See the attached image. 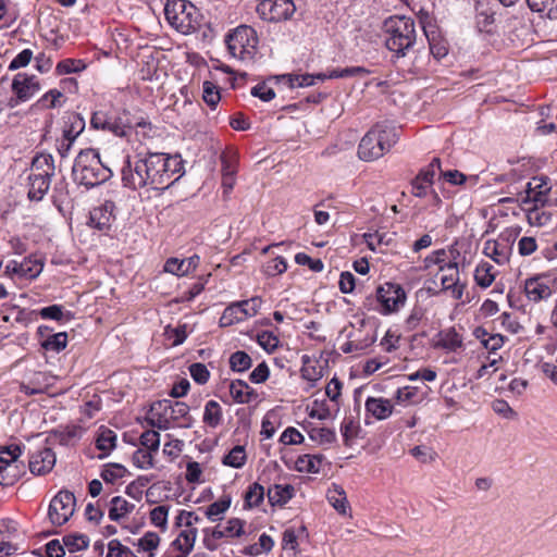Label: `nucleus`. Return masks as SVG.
<instances>
[{"mask_svg":"<svg viewBox=\"0 0 557 557\" xmlns=\"http://www.w3.org/2000/svg\"><path fill=\"white\" fill-rule=\"evenodd\" d=\"M148 187L154 190H163L170 187L183 171V160L180 156H169L161 152L143 154Z\"/></svg>","mask_w":557,"mask_h":557,"instance_id":"nucleus-1","label":"nucleus"},{"mask_svg":"<svg viewBox=\"0 0 557 557\" xmlns=\"http://www.w3.org/2000/svg\"><path fill=\"white\" fill-rule=\"evenodd\" d=\"M72 175L74 182L90 189L107 182L112 176V171L101 162L97 150L88 148L76 156Z\"/></svg>","mask_w":557,"mask_h":557,"instance_id":"nucleus-2","label":"nucleus"},{"mask_svg":"<svg viewBox=\"0 0 557 557\" xmlns=\"http://www.w3.org/2000/svg\"><path fill=\"white\" fill-rule=\"evenodd\" d=\"M383 30L386 48L394 58H404L417 40L416 23L411 17L393 15L384 21Z\"/></svg>","mask_w":557,"mask_h":557,"instance_id":"nucleus-3","label":"nucleus"},{"mask_svg":"<svg viewBox=\"0 0 557 557\" xmlns=\"http://www.w3.org/2000/svg\"><path fill=\"white\" fill-rule=\"evenodd\" d=\"M398 131L387 122L376 123L362 137L358 156L363 161H373L384 156L398 140Z\"/></svg>","mask_w":557,"mask_h":557,"instance_id":"nucleus-4","label":"nucleus"},{"mask_svg":"<svg viewBox=\"0 0 557 557\" xmlns=\"http://www.w3.org/2000/svg\"><path fill=\"white\" fill-rule=\"evenodd\" d=\"M55 174L54 159L50 153H38L33 158L28 180V199L40 201L48 193Z\"/></svg>","mask_w":557,"mask_h":557,"instance_id":"nucleus-5","label":"nucleus"},{"mask_svg":"<svg viewBox=\"0 0 557 557\" xmlns=\"http://www.w3.org/2000/svg\"><path fill=\"white\" fill-rule=\"evenodd\" d=\"M164 15L169 24L182 34L194 33L201 25V13L187 0H166Z\"/></svg>","mask_w":557,"mask_h":557,"instance_id":"nucleus-6","label":"nucleus"},{"mask_svg":"<svg viewBox=\"0 0 557 557\" xmlns=\"http://www.w3.org/2000/svg\"><path fill=\"white\" fill-rule=\"evenodd\" d=\"M225 42L231 55L244 62H252L258 52L257 32L248 25L236 27L226 36Z\"/></svg>","mask_w":557,"mask_h":557,"instance_id":"nucleus-7","label":"nucleus"},{"mask_svg":"<svg viewBox=\"0 0 557 557\" xmlns=\"http://www.w3.org/2000/svg\"><path fill=\"white\" fill-rule=\"evenodd\" d=\"M128 112L116 110L95 111L90 119V126L94 129L111 133L116 137H125L132 129V121Z\"/></svg>","mask_w":557,"mask_h":557,"instance_id":"nucleus-8","label":"nucleus"},{"mask_svg":"<svg viewBox=\"0 0 557 557\" xmlns=\"http://www.w3.org/2000/svg\"><path fill=\"white\" fill-rule=\"evenodd\" d=\"M549 180L546 176H535L527 184L524 196H521V202L529 211V220L535 215L539 219L537 209L544 207L550 191Z\"/></svg>","mask_w":557,"mask_h":557,"instance_id":"nucleus-9","label":"nucleus"},{"mask_svg":"<svg viewBox=\"0 0 557 557\" xmlns=\"http://www.w3.org/2000/svg\"><path fill=\"white\" fill-rule=\"evenodd\" d=\"M244 520L232 518L225 524H218L214 528H205L202 530L203 546L211 552L216 550L220 540L242 536L244 534Z\"/></svg>","mask_w":557,"mask_h":557,"instance_id":"nucleus-10","label":"nucleus"},{"mask_svg":"<svg viewBox=\"0 0 557 557\" xmlns=\"http://www.w3.org/2000/svg\"><path fill=\"white\" fill-rule=\"evenodd\" d=\"M375 297L380 304L379 312L384 315L397 312L407 299L405 289L399 284L389 282L376 288Z\"/></svg>","mask_w":557,"mask_h":557,"instance_id":"nucleus-11","label":"nucleus"},{"mask_svg":"<svg viewBox=\"0 0 557 557\" xmlns=\"http://www.w3.org/2000/svg\"><path fill=\"white\" fill-rule=\"evenodd\" d=\"M76 499L72 492L60 491L50 502L48 517L53 525L60 527L69 521L75 510Z\"/></svg>","mask_w":557,"mask_h":557,"instance_id":"nucleus-12","label":"nucleus"},{"mask_svg":"<svg viewBox=\"0 0 557 557\" xmlns=\"http://www.w3.org/2000/svg\"><path fill=\"white\" fill-rule=\"evenodd\" d=\"M143 153H138L134 159L126 158L121 170L122 183L124 187L137 190L148 187V176L144 170Z\"/></svg>","mask_w":557,"mask_h":557,"instance_id":"nucleus-13","label":"nucleus"},{"mask_svg":"<svg viewBox=\"0 0 557 557\" xmlns=\"http://www.w3.org/2000/svg\"><path fill=\"white\" fill-rule=\"evenodd\" d=\"M15 98L9 100V107L14 108L21 102L29 100L39 89L40 85L35 75L17 73L11 85Z\"/></svg>","mask_w":557,"mask_h":557,"instance_id":"nucleus-14","label":"nucleus"},{"mask_svg":"<svg viewBox=\"0 0 557 557\" xmlns=\"http://www.w3.org/2000/svg\"><path fill=\"white\" fill-rule=\"evenodd\" d=\"M296 11L292 0H264L258 5V12L262 18L270 22L290 20Z\"/></svg>","mask_w":557,"mask_h":557,"instance_id":"nucleus-15","label":"nucleus"},{"mask_svg":"<svg viewBox=\"0 0 557 557\" xmlns=\"http://www.w3.org/2000/svg\"><path fill=\"white\" fill-rule=\"evenodd\" d=\"M440 272H443L441 276L442 290L449 292L455 300H461L467 284L460 282L458 263L449 260L448 263L442 267Z\"/></svg>","mask_w":557,"mask_h":557,"instance_id":"nucleus-16","label":"nucleus"},{"mask_svg":"<svg viewBox=\"0 0 557 557\" xmlns=\"http://www.w3.org/2000/svg\"><path fill=\"white\" fill-rule=\"evenodd\" d=\"M549 276V273H542L525 280L524 293L530 301L539 302L550 297L552 288L544 282Z\"/></svg>","mask_w":557,"mask_h":557,"instance_id":"nucleus-17","label":"nucleus"},{"mask_svg":"<svg viewBox=\"0 0 557 557\" xmlns=\"http://www.w3.org/2000/svg\"><path fill=\"white\" fill-rule=\"evenodd\" d=\"M422 29L429 42L430 53L436 60H441L446 57L448 53V44L437 27L431 22H422Z\"/></svg>","mask_w":557,"mask_h":557,"instance_id":"nucleus-18","label":"nucleus"},{"mask_svg":"<svg viewBox=\"0 0 557 557\" xmlns=\"http://www.w3.org/2000/svg\"><path fill=\"white\" fill-rule=\"evenodd\" d=\"M115 203L111 200H106L99 207L94 208L89 214L90 226L99 230H109L114 221Z\"/></svg>","mask_w":557,"mask_h":557,"instance_id":"nucleus-19","label":"nucleus"},{"mask_svg":"<svg viewBox=\"0 0 557 557\" xmlns=\"http://www.w3.org/2000/svg\"><path fill=\"white\" fill-rule=\"evenodd\" d=\"M55 465V454L51 448H44L29 457L28 466L33 474L41 475L50 472Z\"/></svg>","mask_w":557,"mask_h":557,"instance_id":"nucleus-20","label":"nucleus"},{"mask_svg":"<svg viewBox=\"0 0 557 557\" xmlns=\"http://www.w3.org/2000/svg\"><path fill=\"white\" fill-rule=\"evenodd\" d=\"M171 399H162L152 404L149 418V422L152 426L159 430H168L171 428Z\"/></svg>","mask_w":557,"mask_h":557,"instance_id":"nucleus-21","label":"nucleus"},{"mask_svg":"<svg viewBox=\"0 0 557 557\" xmlns=\"http://www.w3.org/2000/svg\"><path fill=\"white\" fill-rule=\"evenodd\" d=\"M200 263V257L193 255L187 259L180 260L177 258H170L164 263V271L177 276H184L195 271Z\"/></svg>","mask_w":557,"mask_h":557,"instance_id":"nucleus-22","label":"nucleus"},{"mask_svg":"<svg viewBox=\"0 0 557 557\" xmlns=\"http://www.w3.org/2000/svg\"><path fill=\"white\" fill-rule=\"evenodd\" d=\"M196 537L197 529L184 528L171 544L173 550L177 552L175 557H187L194 548Z\"/></svg>","mask_w":557,"mask_h":557,"instance_id":"nucleus-23","label":"nucleus"},{"mask_svg":"<svg viewBox=\"0 0 557 557\" xmlns=\"http://www.w3.org/2000/svg\"><path fill=\"white\" fill-rule=\"evenodd\" d=\"M366 410L376 420H385L393 413V404L383 397H368L364 404Z\"/></svg>","mask_w":557,"mask_h":557,"instance_id":"nucleus-24","label":"nucleus"},{"mask_svg":"<svg viewBox=\"0 0 557 557\" xmlns=\"http://www.w3.org/2000/svg\"><path fill=\"white\" fill-rule=\"evenodd\" d=\"M230 394L237 404H249L258 399V393L243 380L232 381Z\"/></svg>","mask_w":557,"mask_h":557,"instance_id":"nucleus-25","label":"nucleus"},{"mask_svg":"<svg viewBox=\"0 0 557 557\" xmlns=\"http://www.w3.org/2000/svg\"><path fill=\"white\" fill-rule=\"evenodd\" d=\"M85 125V120L79 113L67 112L63 116L62 136L76 140L84 132Z\"/></svg>","mask_w":557,"mask_h":557,"instance_id":"nucleus-26","label":"nucleus"},{"mask_svg":"<svg viewBox=\"0 0 557 557\" xmlns=\"http://www.w3.org/2000/svg\"><path fill=\"white\" fill-rule=\"evenodd\" d=\"M294 494L295 488L290 484H274L267 492L271 506H284L293 498Z\"/></svg>","mask_w":557,"mask_h":557,"instance_id":"nucleus-27","label":"nucleus"},{"mask_svg":"<svg viewBox=\"0 0 557 557\" xmlns=\"http://www.w3.org/2000/svg\"><path fill=\"white\" fill-rule=\"evenodd\" d=\"M116 446V434L111 429L101 426L96 437V447L102 451L100 459L107 457Z\"/></svg>","mask_w":557,"mask_h":557,"instance_id":"nucleus-28","label":"nucleus"},{"mask_svg":"<svg viewBox=\"0 0 557 557\" xmlns=\"http://www.w3.org/2000/svg\"><path fill=\"white\" fill-rule=\"evenodd\" d=\"M82 429L77 425L58 426L51 437L63 446L73 445L81 437Z\"/></svg>","mask_w":557,"mask_h":557,"instance_id":"nucleus-29","label":"nucleus"},{"mask_svg":"<svg viewBox=\"0 0 557 557\" xmlns=\"http://www.w3.org/2000/svg\"><path fill=\"white\" fill-rule=\"evenodd\" d=\"M134 508V504L127 502L121 496H115L110 502L109 518L110 520L117 522L131 513Z\"/></svg>","mask_w":557,"mask_h":557,"instance_id":"nucleus-30","label":"nucleus"},{"mask_svg":"<svg viewBox=\"0 0 557 557\" xmlns=\"http://www.w3.org/2000/svg\"><path fill=\"white\" fill-rule=\"evenodd\" d=\"M494 280H495L494 267L486 261L480 262L476 265L475 271H474L475 283L482 288H487L492 285Z\"/></svg>","mask_w":557,"mask_h":557,"instance_id":"nucleus-31","label":"nucleus"},{"mask_svg":"<svg viewBox=\"0 0 557 557\" xmlns=\"http://www.w3.org/2000/svg\"><path fill=\"white\" fill-rule=\"evenodd\" d=\"M223 411L220 404L215 400H209L205 406L203 423L210 428H216L221 424Z\"/></svg>","mask_w":557,"mask_h":557,"instance_id":"nucleus-32","label":"nucleus"},{"mask_svg":"<svg viewBox=\"0 0 557 557\" xmlns=\"http://www.w3.org/2000/svg\"><path fill=\"white\" fill-rule=\"evenodd\" d=\"M527 2L532 11L549 20H557V0H527Z\"/></svg>","mask_w":557,"mask_h":557,"instance_id":"nucleus-33","label":"nucleus"},{"mask_svg":"<svg viewBox=\"0 0 557 557\" xmlns=\"http://www.w3.org/2000/svg\"><path fill=\"white\" fill-rule=\"evenodd\" d=\"M437 346L449 351H455L462 346L461 336L454 327L445 330L438 334Z\"/></svg>","mask_w":557,"mask_h":557,"instance_id":"nucleus-34","label":"nucleus"},{"mask_svg":"<svg viewBox=\"0 0 557 557\" xmlns=\"http://www.w3.org/2000/svg\"><path fill=\"white\" fill-rule=\"evenodd\" d=\"M245 320H246L245 314L243 312V309H240L238 302H233L224 309V311L220 318V326H222V327L231 326L235 323H238V322H242Z\"/></svg>","mask_w":557,"mask_h":557,"instance_id":"nucleus-35","label":"nucleus"},{"mask_svg":"<svg viewBox=\"0 0 557 557\" xmlns=\"http://www.w3.org/2000/svg\"><path fill=\"white\" fill-rule=\"evenodd\" d=\"M323 456L321 455H302L296 460V469L299 472L318 473Z\"/></svg>","mask_w":557,"mask_h":557,"instance_id":"nucleus-36","label":"nucleus"},{"mask_svg":"<svg viewBox=\"0 0 557 557\" xmlns=\"http://www.w3.org/2000/svg\"><path fill=\"white\" fill-rule=\"evenodd\" d=\"M330 504L339 512L345 515L348 507L346 493L342 486L333 484V487L326 494Z\"/></svg>","mask_w":557,"mask_h":557,"instance_id":"nucleus-37","label":"nucleus"},{"mask_svg":"<svg viewBox=\"0 0 557 557\" xmlns=\"http://www.w3.org/2000/svg\"><path fill=\"white\" fill-rule=\"evenodd\" d=\"M476 25L481 32L491 33V26L495 22V12L481 3L476 5Z\"/></svg>","mask_w":557,"mask_h":557,"instance_id":"nucleus-38","label":"nucleus"},{"mask_svg":"<svg viewBox=\"0 0 557 557\" xmlns=\"http://www.w3.org/2000/svg\"><path fill=\"white\" fill-rule=\"evenodd\" d=\"M277 79L287 84L289 88L309 87L315 84L313 74H283L277 76Z\"/></svg>","mask_w":557,"mask_h":557,"instance_id":"nucleus-39","label":"nucleus"},{"mask_svg":"<svg viewBox=\"0 0 557 557\" xmlns=\"http://www.w3.org/2000/svg\"><path fill=\"white\" fill-rule=\"evenodd\" d=\"M67 345V334L65 332H59L41 341V348L46 351L60 352Z\"/></svg>","mask_w":557,"mask_h":557,"instance_id":"nucleus-40","label":"nucleus"},{"mask_svg":"<svg viewBox=\"0 0 557 557\" xmlns=\"http://www.w3.org/2000/svg\"><path fill=\"white\" fill-rule=\"evenodd\" d=\"M247 460V455L244 446L236 445L233 447L222 459L224 466L235 469L242 468Z\"/></svg>","mask_w":557,"mask_h":557,"instance_id":"nucleus-41","label":"nucleus"},{"mask_svg":"<svg viewBox=\"0 0 557 557\" xmlns=\"http://www.w3.org/2000/svg\"><path fill=\"white\" fill-rule=\"evenodd\" d=\"M341 434L346 446H351L352 441L360 431L359 423L352 417H345L341 423Z\"/></svg>","mask_w":557,"mask_h":557,"instance_id":"nucleus-42","label":"nucleus"},{"mask_svg":"<svg viewBox=\"0 0 557 557\" xmlns=\"http://www.w3.org/2000/svg\"><path fill=\"white\" fill-rule=\"evenodd\" d=\"M160 544V536L156 532H146L137 542V552L147 553L148 557H154V550Z\"/></svg>","mask_w":557,"mask_h":557,"instance_id":"nucleus-43","label":"nucleus"},{"mask_svg":"<svg viewBox=\"0 0 557 557\" xmlns=\"http://www.w3.org/2000/svg\"><path fill=\"white\" fill-rule=\"evenodd\" d=\"M128 473L127 469L120 463H108L101 471V479L106 483L114 484Z\"/></svg>","mask_w":557,"mask_h":557,"instance_id":"nucleus-44","label":"nucleus"},{"mask_svg":"<svg viewBox=\"0 0 557 557\" xmlns=\"http://www.w3.org/2000/svg\"><path fill=\"white\" fill-rule=\"evenodd\" d=\"M264 495V487L261 484L258 482L250 484L245 493V507H258L263 502Z\"/></svg>","mask_w":557,"mask_h":557,"instance_id":"nucleus-45","label":"nucleus"},{"mask_svg":"<svg viewBox=\"0 0 557 557\" xmlns=\"http://www.w3.org/2000/svg\"><path fill=\"white\" fill-rule=\"evenodd\" d=\"M21 476V471L14 463H2L0 466V485L12 486Z\"/></svg>","mask_w":557,"mask_h":557,"instance_id":"nucleus-46","label":"nucleus"},{"mask_svg":"<svg viewBox=\"0 0 557 557\" xmlns=\"http://www.w3.org/2000/svg\"><path fill=\"white\" fill-rule=\"evenodd\" d=\"M170 417L171 421H178L183 419L184 422L181 423L182 426H190L191 418L189 416V407L183 401L172 400Z\"/></svg>","mask_w":557,"mask_h":557,"instance_id":"nucleus-47","label":"nucleus"},{"mask_svg":"<svg viewBox=\"0 0 557 557\" xmlns=\"http://www.w3.org/2000/svg\"><path fill=\"white\" fill-rule=\"evenodd\" d=\"M437 171H441V160L440 158H433L426 166L419 171L413 180H416L417 183H428L432 186Z\"/></svg>","mask_w":557,"mask_h":557,"instance_id":"nucleus-48","label":"nucleus"},{"mask_svg":"<svg viewBox=\"0 0 557 557\" xmlns=\"http://www.w3.org/2000/svg\"><path fill=\"white\" fill-rule=\"evenodd\" d=\"M230 368L235 372H245L252 364L251 357L243 350H237L230 356Z\"/></svg>","mask_w":557,"mask_h":557,"instance_id":"nucleus-49","label":"nucleus"},{"mask_svg":"<svg viewBox=\"0 0 557 557\" xmlns=\"http://www.w3.org/2000/svg\"><path fill=\"white\" fill-rule=\"evenodd\" d=\"M62 541L70 553L86 549L89 545V539L84 534H69L63 536Z\"/></svg>","mask_w":557,"mask_h":557,"instance_id":"nucleus-50","label":"nucleus"},{"mask_svg":"<svg viewBox=\"0 0 557 557\" xmlns=\"http://www.w3.org/2000/svg\"><path fill=\"white\" fill-rule=\"evenodd\" d=\"M308 434L313 442L320 445L332 444L336 441L335 431L329 428H312Z\"/></svg>","mask_w":557,"mask_h":557,"instance_id":"nucleus-51","label":"nucleus"},{"mask_svg":"<svg viewBox=\"0 0 557 557\" xmlns=\"http://www.w3.org/2000/svg\"><path fill=\"white\" fill-rule=\"evenodd\" d=\"M170 507L166 505H160L154 507L150 511V521L151 523L159 528L162 532L168 529V516H169Z\"/></svg>","mask_w":557,"mask_h":557,"instance_id":"nucleus-52","label":"nucleus"},{"mask_svg":"<svg viewBox=\"0 0 557 557\" xmlns=\"http://www.w3.org/2000/svg\"><path fill=\"white\" fill-rule=\"evenodd\" d=\"M86 64L79 59H64L57 64L55 72L59 75L78 73L85 70Z\"/></svg>","mask_w":557,"mask_h":557,"instance_id":"nucleus-53","label":"nucleus"},{"mask_svg":"<svg viewBox=\"0 0 557 557\" xmlns=\"http://www.w3.org/2000/svg\"><path fill=\"white\" fill-rule=\"evenodd\" d=\"M202 99L212 109H214L221 100L218 86L212 82L206 81L202 86Z\"/></svg>","mask_w":557,"mask_h":557,"instance_id":"nucleus-54","label":"nucleus"},{"mask_svg":"<svg viewBox=\"0 0 557 557\" xmlns=\"http://www.w3.org/2000/svg\"><path fill=\"white\" fill-rule=\"evenodd\" d=\"M231 499L230 498H220L219 500L210 504L207 507L206 516L211 521H218L221 519V516L230 508Z\"/></svg>","mask_w":557,"mask_h":557,"instance_id":"nucleus-55","label":"nucleus"},{"mask_svg":"<svg viewBox=\"0 0 557 557\" xmlns=\"http://www.w3.org/2000/svg\"><path fill=\"white\" fill-rule=\"evenodd\" d=\"M370 74V71L363 66H348L345 69H334L329 72L331 78H345L352 76L364 77Z\"/></svg>","mask_w":557,"mask_h":557,"instance_id":"nucleus-56","label":"nucleus"},{"mask_svg":"<svg viewBox=\"0 0 557 557\" xmlns=\"http://www.w3.org/2000/svg\"><path fill=\"white\" fill-rule=\"evenodd\" d=\"M505 246H500L497 242H486L484 246V253L492 258L496 263L503 264L507 260L505 253Z\"/></svg>","mask_w":557,"mask_h":557,"instance_id":"nucleus-57","label":"nucleus"},{"mask_svg":"<svg viewBox=\"0 0 557 557\" xmlns=\"http://www.w3.org/2000/svg\"><path fill=\"white\" fill-rule=\"evenodd\" d=\"M133 463L139 469H151L154 467L152 451L139 448L133 454Z\"/></svg>","mask_w":557,"mask_h":557,"instance_id":"nucleus-58","label":"nucleus"},{"mask_svg":"<svg viewBox=\"0 0 557 557\" xmlns=\"http://www.w3.org/2000/svg\"><path fill=\"white\" fill-rule=\"evenodd\" d=\"M201 518L194 511L181 510L175 518V527L196 529L195 524L199 523Z\"/></svg>","mask_w":557,"mask_h":557,"instance_id":"nucleus-59","label":"nucleus"},{"mask_svg":"<svg viewBox=\"0 0 557 557\" xmlns=\"http://www.w3.org/2000/svg\"><path fill=\"white\" fill-rule=\"evenodd\" d=\"M287 270V262L283 257H276L263 265V273L267 276H276Z\"/></svg>","mask_w":557,"mask_h":557,"instance_id":"nucleus-60","label":"nucleus"},{"mask_svg":"<svg viewBox=\"0 0 557 557\" xmlns=\"http://www.w3.org/2000/svg\"><path fill=\"white\" fill-rule=\"evenodd\" d=\"M257 343L268 352L278 347V337L270 331H262L257 335Z\"/></svg>","mask_w":557,"mask_h":557,"instance_id":"nucleus-61","label":"nucleus"},{"mask_svg":"<svg viewBox=\"0 0 557 557\" xmlns=\"http://www.w3.org/2000/svg\"><path fill=\"white\" fill-rule=\"evenodd\" d=\"M21 264H23V269H25V273H22V277L25 278H35L37 277L44 268V264L38 259L25 258Z\"/></svg>","mask_w":557,"mask_h":557,"instance_id":"nucleus-62","label":"nucleus"},{"mask_svg":"<svg viewBox=\"0 0 557 557\" xmlns=\"http://www.w3.org/2000/svg\"><path fill=\"white\" fill-rule=\"evenodd\" d=\"M107 557H137V556L127 546H124L119 540H111L108 544Z\"/></svg>","mask_w":557,"mask_h":557,"instance_id":"nucleus-63","label":"nucleus"},{"mask_svg":"<svg viewBox=\"0 0 557 557\" xmlns=\"http://www.w3.org/2000/svg\"><path fill=\"white\" fill-rule=\"evenodd\" d=\"M189 374L198 384H206L210 379V371L206 364L200 362L191 363L189 366Z\"/></svg>","mask_w":557,"mask_h":557,"instance_id":"nucleus-64","label":"nucleus"}]
</instances>
